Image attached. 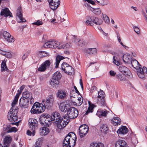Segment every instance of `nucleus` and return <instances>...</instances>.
Masks as SVG:
<instances>
[{
    "label": "nucleus",
    "mask_w": 147,
    "mask_h": 147,
    "mask_svg": "<svg viewBox=\"0 0 147 147\" xmlns=\"http://www.w3.org/2000/svg\"><path fill=\"white\" fill-rule=\"evenodd\" d=\"M76 140L75 134L72 132L69 133L63 141V147H73L75 144Z\"/></svg>",
    "instance_id": "1"
},
{
    "label": "nucleus",
    "mask_w": 147,
    "mask_h": 147,
    "mask_svg": "<svg viewBox=\"0 0 147 147\" xmlns=\"http://www.w3.org/2000/svg\"><path fill=\"white\" fill-rule=\"evenodd\" d=\"M78 114V110L75 107H71L68 109L67 115L64 116V119L69 121L70 119H74L76 118Z\"/></svg>",
    "instance_id": "2"
},
{
    "label": "nucleus",
    "mask_w": 147,
    "mask_h": 147,
    "mask_svg": "<svg viewBox=\"0 0 147 147\" xmlns=\"http://www.w3.org/2000/svg\"><path fill=\"white\" fill-rule=\"evenodd\" d=\"M50 116L47 114H43L40 118L41 124L43 126H49L52 123V120Z\"/></svg>",
    "instance_id": "3"
},
{
    "label": "nucleus",
    "mask_w": 147,
    "mask_h": 147,
    "mask_svg": "<svg viewBox=\"0 0 147 147\" xmlns=\"http://www.w3.org/2000/svg\"><path fill=\"white\" fill-rule=\"evenodd\" d=\"M45 111V108L42 106L41 103L35 102L32 106L30 112L32 114L40 113Z\"/></svg>",
    "instance_id": "4"
},
{
    "label": "nucleus",
    "mask_w": 147,
    "mask_h": 147,
    "mask_svg": "<svg viewBox=\"0 0 147 147\" xmlns=\"http://www.w3.org/2000/svg\"><path fill=\"white\" fill-rule=\"evenodd\" d=\"M132 66L136 69L137 74H147V68L145 67H143L142 68L140 67V65L137 60L133 59L131 61Z\"/></svg>",
    "instance_id": "5"
},
{
    "label": "nucleus",
    "mask_w": 147,
    "mask_h": 147,
    "mask_svg": "<svg viewBox=\"0 0 147 147\" xmlns=\"http://www.w3.org/2000/svg\"><path fill=\"white\" fill-rule=\"evenodd\" d=\"M54 101V98L53 95H50L49 96L46 100H42L41 105L44 107L45 110L46 108H50L52 107L53 105V103Z\"/></svg>",
    "instance_id": "6"
},
{
    "label": "nucleus",
    "mask_w": 147,
    "mask_h": 147,
    "mask_svg": "<svg viewBox=\"0 0 147 147\" xmlns=\"http://www.w3.org/2000/svg\"><path fill=\"white\" fill-rule=\"evenodd\" d=\"M8 119L10 122H14L16 121L18 119L16 110L11 108L8 113L7 115Z\"/></svg>",
    "instance_id": "7"
},
{
    "label": "nucleus",
    "mask_w": 147,
    "mask_h": 147,
    "mask_svg": "<svg viewBox=\"0 0 147 147\" xmlns=\"http://www.w3.org/2000/svg\"><path fill=\"white\" fill-rule=\"evenodd\" d=\"M61 74H53L51 80L50 82V84L53 88H55L59 84V80L61 77Z\"/></svg>",
    "instance_id": "8"
},
{
    "label": "nucleus",
    "mask_w": 147,
    "mask_h": 147,
    "mask_svg": "<svg viewBox=\"0 0 147 147\" xmlns=\"http://www.w3.org/2000/svg\"><path fill=\"white\" fill-rule=\"evenodd\" d=\"M105 94L104 92L102 90L99 91L98 92L97 97V102L101 105H106V102L105 99Z\"/></svg>",
    "instance_id": "9"
},
{
    "label": "nucleus",
    "mask_w": 147,
    "mask_h": 147,
    "mask_svg": "<svg viewBox=\"0 0 147 147\" xmlns=\"http://www.w3.org/2000/svg\"><path fill=\"white\" fill-rule=\"evenodd\" d=\"M89 128L87 125L84 124L81 125L79 129V134L80 138L85 136L88 131Z\"/></svg>",
    "instance_id": "10"
},
{
    "label": "nucleus",
    "mask_w": 147,
    "mask_h": 147,
    "mask_svg": "<svg viewBox=\"0 0 147 147\" xmlns=\"http://www.w3.org/2000/svg\"><path fill=\"white\" fill-rule=\"evenodd\" d=\"M22 98L28 100L30 104H32L34 102V98L32 97V92L27 90H26L23 92Z\"/></svg>",
    "instance_id": "11"
},
{
    "label": "nucleus",
    "mask_w": 147,
    "mask_h": 147,
    "mask_svg": "<svg viewBox=\"0 0 147 147\" xmlns=\"http://www.w3.org/2000/svg\"><path fill=\"white\" fill-rule=\"evenodd\" d=\"M29 127L32 130V136H34L35 133V128L38 125V122L36 119L30 118L28 121Z\"/></svg>",
    "instance_id": "12"
},
{
    "label": "nucleus",
    "mask_w": 147,
    "mask_h": 147,
    "mask_svg": "<svg viewBox=\"0 0 147 147\" xmlns=\"http://www.w3.org/2000/svg\"><path fill=\"white\" fill-rule=\"evenodd\" d=\"M2 34L5 40L8 42L12 43L14 42L15 38L11 36L9 33L6 31H4Z\"/></svg>",
    "instance_id": "13"
},
{
    "label": "nucleus",
    "mask_w": 147,
    "mask_h": 147,
    "mask_svg": "<svg viewBox=\"0 0 147 147\" xmlns=\"http://www.w3.org/2000/svg\"><path fill=\"white\" fill-rule=\"evenodd\" d=\"M51 62L49 60H47L44 62L38 67V70L41 72L45 71L50 66Z\"/></svg>",
    "instance_id": "14"
},
{
    "label": "nucleus",
    "mask_w": 147,
    "mask_h": 147,
    "mask_svg": "<svg viewBox=\"0 0 147 147\" xmlns=\"http://www.w3.org/2000/svg\"><path fill=\"white\" fill-rule=\"evenodd\" d=\"M96 3L99 5L103 6L108 4L109 2L108 0H90L88 3L95 5Z\"/></svg>",
    "instance_id": "15"
},
{
    "label": "nucleus",
    "mask_w": 147,
    "mask_h": 147,
    "mask_svg": "<svg viewBox=\"0 0 147 147\" xmlns=\"http://www.w3.org/2000/svg\"><path fill=\"white\" fill-rule=\"evenodd\" d=\"M69 122L68 121H67L66 120H63L62 118L60 121H57L55 123L57 127L59 129H63L65 126Z\"/></svg>",
    "instance_id": "16"
},
{
    "label": "nucleus",
    "mask_w": 147,
    "mask_h": 147,
    "mask_svg": "<svg viewBox=\"0 0 147 147\" xmlns=\"http://www.w3.org/2000/svg\"><path fill=\"white\" fill-rule=\"evenodd\" d=\"M50 8L53 10L56 9L60 5L59 0H48Z\"/></svg>",
    "instance_id": "17"
},
{
    "label": "nucleus",
    "mask_w": 147,
    "mask_h": 147,
    "mask_svg": "<svg viewBox=\"0 0 147 147\" xmlns=\"http://www.w3.org/2000/svg\"><path fill=\"white\" fill-rule=\"evenodd\" d=\"M16 15L18 16V18H17V21L18 22L21 23L22 22H24L26 21L23 18L22 9L21 7H19L18 8L17 10Z\"/></svg>",
    "instance_id": "18"
},
{
    "label": "nucleus",
    "mask_w": 147,
    "mask_h": 147,
    "mask_svg": "<svg viewBox=\"0 0 147 147\" xmlns=\"http://www.w3.org/2000/svg\"><path fill=\"white\" fill-rule=\"evenodd\" d=\"M29 101L28 99L21 98L20 100V106L22 108H27L29 105Z\"/></svg>",
    "instance_id": "19"
},
{
    "label": "nucleus",
    "mask_w": 147,
    "mask_h": 147,
    "mask_svg": "<svg viewBox=\"0 0 147 147\" xmlns=\"http://www.w3.org/2000/svg\"><path fill=\"white\" fill-rule=\"evenodd\" d=\"M89 20L98 25H101L102 23V21L101 19L94 16H89Z\"/></svg>",
    "instance_id": "20"
},
{
    "label": "nucleus",
    "mask_w": 147,
    "mask_h": 147,
    "mask_svg": "<svg viewBox=\"0 0 147 147\" xmlns=\"http://www.w3.org/2000/svg\"><path fill=\"white\" fill-rule=\"evenodd\" d=\"M51 118L52 121H55V123L57 122V121H59L62 119L61 117L60 113L57 112L53 113Z\"/></svg>",
    "instance_id": "21"
},
{
    "label": "nucleus",
    "mask_w": 147,
    "mask_h": 147,
    "mask_svg": "<svg viewBox=\"0 0 147 147\" xmlns=\"http://www.w3.org/2000/svg\"><path fill=\"white\" fill-rule=\"evenodd\" d=\"M128 132L127 128L125 126H123L118 129L117 133L119 135H123L126 134Z\"/></svg>",
    "instance_id": "22"
},
{
    "label": "nucleus",
    "mask_w": 147,
    "mask_h": 147,
    "mask_svg": "<svg viewBox=\"0 0 147 147\" xmlns=\"http://www.w3.org/2000/svg\"><path fill=\"white\" fill-rule=\"evenodd\" d=\"M83 51L86 55L88 54L90 55H92L96 54L97 53V50L96 48H88L85 49Z\"/></svg>",
    "instance_id": "23"
},
{
    "label": "nucleus",
    "mask_w": 147,
    "mask_h": 147,
    "mask_svg": "<svg viewBox=\"0 0 147 147\" xmlns=\"http://www.w3.org/2000/svg\"><path fill=\"white\" fill-rule=\"evenodd\" d=\"M116 147H128L126 142L123 140L119 139L116 142Z\"/></svg>",
    "instance_id": "24"
},
{
    "label": "nucleus",
    "mask_w": 147,
    "mask_h": 147,
    "mask_svg": "<svg viewBox=\"0 0 147 147\" xmlns=\"http://www.w3.org/2000/svg\"><path fill=\"white\" fill-rule=\"evenodd\" d=\"M109 127L108 125L105 124L100 125L99 130L102 133L106 134L108 133L109 131Z\"/></svg>",
    "instance_id": "25"
},
{
    "label": "nucleus",
    "mask_w": 147,
    "mask_h": 147,
    "mask_svg": "<svg viewBox=\"0 0 147 147\" xmlns=\"http://www.w3.org/2000/svg\"><path fill=\"white\" fill-rule=\"evenodd\" d=\"M11 13L9 9L7 8H5L4 9H3L1 11L0 13V15L1 16H3L4 17H8L10 16L11 17H12L11 15Z\"/></svg>",
    "instance_id": "26"
},
{
    "label": "nucleus",
    "mask_w": 147,
    "mask_h": 147,
    "mask_svg": "<svg viewBox=\"0 0 147 147\" xmlns=\"http://www.w3.org/2000/svg\"><path fill=\"white\" fill-rule=\"evenodd\" d=\"M49 132V129L46 127H43L39 130V133L41 136H45L47 135Z\"/></svg>",
    "instance_id": "27"
},
{
    "label": "nucleus",
    "mask_w": 147,
    "mask_h": 147,
    "mask_svg": "<svg viewBox=\"0 0 147 147\" xmlns=\"http://www.w3.org/2000/svg\"><path fill=\"white\" fill-rule=\"evenodd\" d=\"M68 104H66L64 102L60 103L59 106L60 110L63 112H65L68 110L69 108L67 107Z\"/></svg>",
    "instance_id": "28"
},
{
    "label": "nucleus",
    "mask_w": 147,
    "mask_h": 147,
    "mask_svg": "<svg viewBox=\"0 0 147 147\" xmlns=\"http://www.w3.org/2000/svg\"><path fill=\"white\" fill-rule=\"evenodd\" d=\"M66 93L64 91L61 90L58 91L57 94V97L63 99L66 97Z\"/></svg>",
    "instance_id": "29"
},
{
    "label": "nucleus",
    "mask_w": 147,
    "mask_h": 147,
    "mask_svg": "<svg viewBox=\"0 0 147 147\" xmlns=\"http://www.w3.org/2000/svg\"><path fill=\"white\" fill-rule=\"evenodd\" d=\"M108 112L107 110H99L97 111L96 115L99 117H101L102 116H105Z\"/></svg>",
    "instance_id": "30"
},
{
    "label": "nucleus",
    "mask_w": 147,
    "mask_h": 147,
    "mask_svg": "<svg viewBox=\"0 0 147 147\" xmlns=\"http://www.w3.org/2000/svg\"><path fill=\"white\" fill-rule=\"evenodd\" d=\"M112 123L114 125H120L121 123V119L118 117H115L112 120Z\"/></svg>",
    "instance_id": "31"
},
{
    "label": "nucleus",
    "mask_w": 147,
    "mask_h": 147,
    "mask_svg": "<svg viewBox=\"0 0 147 147\" xmlns=\"http://www.w3.org/2000/svg\"><path fill=\"white\" fill-rule=\"evenodd\" d=\"M12 140L11 137L9 136H7L5 137L4 139V144L5 146H7L8 145L11 143Z\"/></svg>",
    "instance_id": "32"
},
{
    "label": "nucleus",
    "mask_w": 147,
    "mask_h": 147,
    "mask_svg": "<svg viewBox=\"0 0 147 147\" xmlns=\"http://www.w3.org/2000/svg\"><path fill=\"white\" fill-rule=\"evenodd\" d=\"M0 54L9 58H11L12 56L11 52L3 51L1 49H0Z\"/></svg>",
    "instance_id": "33"
},
{
    "label": "nucleus",
    "mask_w": 147,
    "mask_h": 147,
    "mask_svg": "<svg viewBox=\"0 0 147 147\" xmlns=\"http://www.w3.org/2000/svg\"><path fill=\"white\" fill-rule=\"evenodd\" d=\"M119 71L121 73H129L130 71L129 69L126 67L123 66L119 67Z\"/></svg>",
    "instance_id": "34"
},
{
    "label": "nucleus",
    "mask_w": 147,
    "mask_h": 147,
    "mask_svg": "<svg viewBox=\"0 0 147 147\" xmlns=\"http://www.w3.org/2000/svg\"><path fill=\"white\" fill-rule=\"evenodd\" d=\"M64 59V58L62 56L57 55L56 58L55 68L58 67L61 61Z\"/></svg>",
    "instance_id": "35"
},
{
    "label": "nucleus",
    "mask_w": 147,
    "mask_h": 147,
    "mask_svg": "<svg viewBox=\"0 0 147 147\" xmlns=\"http://www.w3.org/2000/svg\"><path fill=\"white\" fill-rule=\"evenodd\" d=\"M1 68L2 71H7L8 73H11V71L9 70L7 67L6 62L4 61H2L1 65Z\"/></svg>",
    "instance_id": "36"
},
{
    "label": "nucleus",
    "mask_w": 147,
    "mask_h": 147,
    "mask_svg": "<svg viewBox=\"0 0 147 147\" xmlns=\"http://www.w3.org/2000/svg\"><path fill=\"white\" fill-rule=\"evenodd\" d=\"M90 11L94 14L96 15H100L101 12V9L99 8H91Z\"/></svg>",
    "instance_id": "37"
},
{
    "label": "nucleus",
    "mask_w": 147,
    "mask_h": 147,
    "mask_svg": "<svg viewBox=\"0 0 147 147\" xmlns=\"http://www.w3.org/2000/svg\"><path fill=\"white\" fill-rule=\"evenodd\" d=\"M104 144L101 142H93L90 144V147H104Z\"/></svg>",
    "instance_id": "38"
},
{
    "label": "nucleus",
    "mask_w": 147,
    "mask_h": 147,
    "mask_svg": "<svg viewBox=\"0 0 147 147\" xmlns=\"http://www.w3.org/2000/svg\"><path fill=\"white\" fill-rule=\"evenodd\" d=\"M89 107L88 109L86 111V114L87 115L88 113H92L93 112V109L94 107V105L90 103V101H88Z\"/></svg>",
    "instance_id": "39"
},
{
    "label": "nucleus",
    "mask_w": 147,
    "mask_h": 147,
    "mask_svg": "<svg viewBox=\"0 0 147 147\" xmlns=\"http://www.w3.org/2000/svg\"><path fill=\"white\" fill-rule=\"evenodd\" d=\"M53 40L49 41L45 43L44 45V47L45 48H53L54 46H53Z\"/></svg>",
    "instance_id": "40"
},
{
    "label": "nucleus",
    "mask_w": 147,
    "mask_h": 147,
    "mask_svg": "<svg viewBox=\"0 0 147 147\" xmlns=\"http://www.w3.org/2000/svg\"><path fill=\"white\" fill-rule=\"evenodd\" d=\"M65 71L63 72L65 73H67V74H72L74 71V69L69 65L67 67H66V69H65Z\"/></svg>",
    "instance_id": "41"
},
{
    "label": "nucleus",
    "mask_w": 147,
    "mask_h": 147,
    "mask_svg": "<svg viewBox=\"0 0 147 147\" xmlns=\"http://www.w3.org/2000/svg\"><path fill=\"white\" fill-rule=\"evenodd\" d=\"M20 95V93L16 94L15 96L14 99L12 103V106L13 107L17 103L19 96Z\"/></svg>",
    "instance_id": "42"
},
{
    "label": "nucleus",
    "mask_w": 147,
    "mask_h": 147,
    "mask_svg": "<svg viewBox=\"0 0 147 147\" xmlns=\"http://www.w3.org/2000/svg\"><path fill=\"white\" fill-rule=\"evenodd\" d=\"M130 55H124L123 57V59L124 62L129 63L130 62Z\"/></svg>",
    "instance_id": "43"
},
{
    "label": "nucleus",
    "mask_w": 147,
    "mask_h": 147,
    "mask_svg": "<svg viewBox=\"0 0 147 147\" xmlns=\"http://www.w3.org/2000/svg\"><path fill=\"white\" fill-rule=\"evenodd\" d=\"M71 43H67L64 44L59 47V49H67L69 48L71 46Z\"/></svg>",
    "instance_id": "44"
},
{
    "label": "nucleus",
    "mask_w": 147,
    "mask_h": 147,
    "mask_svg": "<svg viewBox=\"0 0 147 147\" xmlns=\"http://www.w3.org/2000/svg\"><path fill=\"white\" fill-rule=\"evenodd\" d=\"M102 17L103 20L107 24L109 23L110 22L109 19L107 16L106 15L102 14Z\"/></svg>",
    "instance_id": "45"
},
{
    "label": "nucleus",
    "mask_w": 147,
    "mask_h": 147,
    "mask_svg": "<svg viewBox=\"0 0 147 147\" xmlns=\"http://www.w3.org/2000/svg\"><path fill=\"white\" fill-rule=\"evenodd\" d=\"M78 103H76V105L78 106H80L82 103L83 98L82 96L80 95V97H78Z\"/></svg>",
    "instance_id": "46"
},
{
    "label": "nucleus",
    "mask_w": 147,
    "mask_h": 147,
    "mask_svg": "<svg viewBox=\"0 0 147 147\" xmlns=\"http://www.w3.org/2000/svg\"><path fill=\"white\" fill-rule=\"evenodd\" d=\"M125 74H117L116 76L117 78L119 79L120 80L122 81L125 79Z\"/></svg>",
    "instance_id": "47"
},
{
    "label": "nucleus",
    "mask_w": 147,
    "mask_h": 147,
    "mask_svg": "<svg viewBox=\"0 0 147 147\" xmlns=\"http://www.w3.org/2000/svg\"><path fill=\"white\" fill-rule=\"evenodd\" d=\"M69 65L66 62H63L61 66V69L64 71H65L64 69H66V67L69 66Z\"/></svg>",
    "instance_id": "48"
},
{
    "label": "nucleus",
    "mask_w": 147,
    "mask_h": 147,
    "mask_svg": "<svg viewBox=\"0 0 147 147\" xmlns=\"http://www.w3.org/2000/svg\"><path fill=\"white\" fill-rule=\"evenodd\" d=\"M72 40L73 42L76 45L78 43V41L79 40L78 39H77V37L75 35H73L72 36Z\"/></svg>",
    "instance_id": "49"
},
{
    "label": "nucleus",
    "mask_w": 147,
    "mask_h": 147,
    "mask_svg": "<svg viewBox=\"0 0 147 147\" xmlns=\"http://www.w3.org/2000/svg\"><path fill=\"white\" fill-rule=\"evenodd\" d=\"M113 63L116 65H120V62L119 61L117 58L115 56H113Z\"/></svg>",
    "instance_id": "50"
},
{
    "label": "nucleus",
    "mask_w": 147,
    "mask_h": 147,
    "mask_svg": "<svg viewBox=\"0 0 147 147\" xmlns=\"http://www.w3.org/2000/svg\"><path fill=\"white\" fill-rule=\"evenodd\" d=\"M43 140V138H38L36 140L35 144L40 146L42 144Z\"/></svg>",
    "instance_id": "51"
},
{
    "label": "nucleus",
    "mask_w": 147,
    "mask_h": 147,
    "mask_svg": "<svg viewBox=\"0 0 147 147\" xmlns=\"http://www.w3.org/2000/svg\"><path fill=\"white\" fill-rule=\"evenodd\" d=\"M60 45V43L57 41L53 40V46H54L53 48H56Z\"/></svg>",
    "instance_id": "52"
},
{
    "label": "nucleus",
    "mask_w": 147,
    "mask_h": 147,
    "mask_svg": "<svg viewBox=\"0 0 147 147\" xmlns=\"http://www.w3.org/2000/svg\"><path fill=\"white\" fill-rule=\"evenodd\" d=\"M85 42L84 41L79 39L78 43L76 45H77L78 46L82 47L85 45Z\"/></svg>",
    "instance_id": "53"
},
{
    "label": "nucleus",
    "mask_w": 147,
    "mask_h": 147,
    "mask_svg": "<svg viewBox=\"0 0 147 147\" xmlns=\"http://www.w3.org/2000/svg\"><path fill=\"white\" fill-rule=\"evenodd\" d=\"M17 131V129L15 127L10 128L7 131V133H10L12 132H16Z\"/></svg>",
    "instance_id": "54"
},
{
    "label": "nucleus",
    "mask_w": 147,
    "mask_h": 147,
    "mask_svg": "<svg viewBox=\"0 0 147 147\" xmlns=\"http://www.w3.org/2000/svg\"><path fill=\"white\" fill-rule=\"evenodd\" d=\"M43 23L42 21H40L39 20H38L36 22H35L33 23L32 24L33 25H35L37 26H40L42 25Z\"/></svg>",
    "instance_id": "55"
},
{
    "label": "nucleus",
    "mask_w": 147,
    "mask_h": 147,
    "mask_svg": "<svg viewBox=\"0 0 147 147\" xmlns=\"http://www.w3.org/2000/svg\"><path fill=\"white\" fill-rule=\"evenodd\" d=\"M134 31L137 34H139L140 33V29L138 27L136 26H134L133 27Z\"/></svg>",
    "instance_id": "56"
},
{
    "label": "nucleus",
    "mask_w": 147,
    "mask_h": 147,
    "mask_svg": "<svg viewBox=\"0 0 147 147\" xmlns=\"http://www.w3.org/2000/svg\"><path fill=\"white\" fill-rule=\"evenodd\" d=\"M40 53L42 54V57H45L48 56L49 53L45 51H40L39 52Z\"/></svg>",
    "instance_id": "57"
},
{
    "label": "nucleus",
    "mask_w": 147,
    "mask_h": 147,
    "mask_svg": "<svg viewBox=\"0 0 147 147\" xmlns=\"http://www.w3.org/2000/svg\"><path fill=\"white\" fill-rule=\"evenodd\" d=\"M25 86V85H23L22 86H21L20 88V91L19 90H18V93H17V94H19L20 93V95L21 94L23 90V89H24Z\"/></svg>",
    "instance_id": "58"
},
{
    "label": "nucleus",
    "mask_w": 147,
    "mask_h": 147,
    "mask_svg": "<svg viewBox=\"0 0 147 147\" xmlns=\"http://www.w3.org/2000/svg\"><path fill=\"white\" fill-rule=\"evenodd\" d=\"M138 77L141 79H145L146 78V76H145L144 74H137Z\"/></svg>",
    "instance_id": "59"
},
{
    "label": "nucleus",
    "mask_w": 147,
    "mask_h": 147,
    "mask_svg": "<svg viewBox=\"0 0 147 147\" xmlns=\"http://www.w3.org/2000/svg\"><path fill=\"white\" fill-rule=\"evenodd\" d=\"M84 5L86 7L88 8V9H89L90 10L91 8H93L90 5L87 3H85Z\"/></svg>",
    "instance_id": "60"
},
{
    "label": "nucleus",
    "mask_w": 147,
    "mask_h": 147,
    "mask_svg": "<svg viewBox=\"0 0 147 147\" xmlns=\"http://www.w3.org/2000/svg\"><path fill=\"white\" fill-rule=\"evenodd\" d=\"M89 16L88 18V20H87L86 22V24L87 25H91V22H92V21L89 20Z\"/></svg>",
    "instance_id": "61"
},
{
    "label": "nucleus",
    "mask_w": 147,
    "mask_h": 147,
    "mask_svg": "<svg viewBox=\"0 0 147 147\" xmlns=\"http://www.w3.org/2000/svg\"><path fill=\"white\" fill-rule=\"evenodd\" d=\"M27 134L29 136H31L32 134V132L29 130H28L27 131Z\"/></svg>",
    "instance_id": "62"
},
{
    "label": "nucleus",
    "mask_w": 147,
    "mask_h": 147,
    "mask_svg": "<svg viewBox=\"0 0 147 147\" xmlns=\"http://www.w3.org/2000/svg\"><path fill=\"white\" fill-rule=\"evenodd\" d=\"M28 55L27 53L24 54L22 57V59L23 60L25 59L27 57Z\"/></svg>",
    "instance_id": "63"
},
{
    "label": "nucleus",
    "mask_w": 147,
    "mask_h": 147,
    "mask_svg": "<svg viewBox=\"0 0 147 147\" xmlns=\"http://www.w3.org/2000/svg\"><path fill=\"white\" fill-rule=\"evenodd\" d=\"M96 88L95 86H93L91 87V90L92 91H94L96 90Z\"/></svg>",
    "instance_id": "64"
}]
</instances>
